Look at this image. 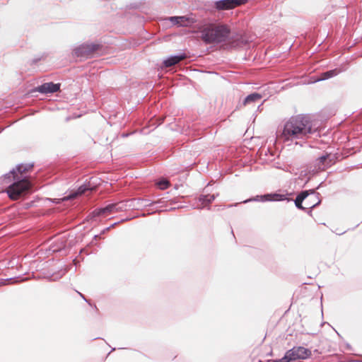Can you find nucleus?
<instances>
[{
  "label": "nucleus",
  "mask_w": 362,
  "mask_h": 362,
  "mask_svg": "<svg viewBox=\"0 0 362 362\" xmlns=\"http://www.w3.org/2000/svg\"><path fill=\"white\" fill-rule=\"evenodd\" d=\"M317 128L314 127L310 116L307 115H298L292 116L286 121L280 134L284 141H296L295 144L303 146V141L308 139L310 135L315 134Z\"/></svg>",
  "instance_id": "1"
},
{
  "label": "nucleus",
  "mask_w": 362,
  "mask_h": 362,
  "mask_svg": "<svg viewBox=\"0 0 362 362\" xmlns=\"http://www.w3.org/2000/svg\"><path fill=\"white\" fill-rule=\"evenodd\" d=\"M230 34L226 25H210L203 29L201 37L206 44L226 42Z\"/></svg>",
  "instance_id": "2"
},
{
  "label": "nucleus",
  "mask_w": 362,
  "mask_h": 362,
  "mask_svg": "<svg viewBox=\"0 0 362 362\" xmlns=\"http://www.w3.org/2000/svg\"><path fill=\"white\" fill-rule=\"evenodd\" d=\"M11 182L6 188V193L13 200H16L25 195L31 187V183L27 177L11 178Z\"/></svg>",
  "instance_id": "3"
},
{
  "label": "nucleus",
  "mask_w": 362,
  "mask_h": 362,
  "mask_svg": "<svg viewBox=\"0 0 362 362\" xmlns=\"http://www.w3.org/2000/svg\"><path fill=\"white\" fill-rule=\"evenodd\" d=\"M124 208V204L119 203H112L107 204L105 207H100L95 209L92 213L88 216V220H94L96 217L100 216H105L115 214L122 211Z\"/></svg>",
  "instance_id": "4"
},
{
  "label": "nucleus",
  "mask_w": 362,
  "mask_h": 362,
  "mask_svg": "<svg viewBox=\"0 0 362 362\" xmlns=\"http://www.w3.org/2000/svg\"><path fill=\"white\" fill-rule=\"evenodd\" d=\"M33 167V164H19L15 168H13L9 173H6L0 180L5 184H9L11 178H23V173L28 171Z\"/></svg>",
  "instance_id": "5"
},
{
  "label": "nucleus",
  "mask_w": 362,
  "mask_h": 362,
  "mask_svg": "<svg viewBox=\"0 0 362 362\" xmlns=\"http://www.w3.org/2000/svg\"><path fill=\"white\" fill-rule=\"evenodd\" d=\"M291 361L304 360L311 356L312 352L309 349L301 346H293L286 352Z\"/></svg>",
  "instance_id": "6"
},
{
  "label": "nucleus",
  "mask_w": 362,
  "mask_h": 362,
  "mask_svg": "<svg viewBox=\"0 0 362 362\" xmlns=\"http://www.w3.org/2000/svg\"><path fill=\"white\" fill-rule=\"evenodd\" d=\"M96 43H83L74 49V54L77 57H88L100 48Z\"/></svg>",
  "instance_id": "7"
},
{
  "label": "nucleus",
  "mask_w": 362,
  "mask_h": 362,
  "mask_svg": "<svg viewBox=\"0 0 362 362\" xmlns=\"http://www.w3.org/2000/svg\"><path fill=\"white\" fill-rule=\"evenodd\" d=\"M310 194H315V190H303L298 194V196L294 200L295 205L298 209L305 211L308 214L311 213V210H309V209H311L317 206L320 203V200L319 199L317 203L313 204L312 206H310V204H307V205L309 206L308 208L304 207L302 205V203L308 197Z\"/></svg>",
  "instance_id": "8"
},
{
  "label": "nucleus",
  "mask_w": 362,
  "mask_h": 362,
  "mask_svg": "<svg viewBox=\"0 0 362 362\" xmlns=\"http://www.w3.org/2000/svg\"><path fill=\"white\" fill-rule=\"evenodd\" d=\"M247 0H219L215 2V8L218 11L233 9L246 4Z\"/></svg>",
  "instance_id": "9"
},
{
  "label": "nucleus",
  "mask_w": 362,
  "mask_h": 362,
  "mask_svg": "<svg viewBox=\"0 0 362 362\" xmlns=\"http://www.w3.org/2000/svg\"><path fill=\"white\" fill-rule=\"evenodd\" d=\"M286 199V195L274 193V194H266L264 195H257L255 198L249 199L245 201H244V203H247L251 201H256V202H276V201H283ZM287 200L289 202L291 199H287Z\"/></svg>",
  "instance_id": "10"
},
{
  "label": "nucleus",
  "mask_w": 362,
  "mask_h": 362,
  "mask_svg": "<svg viewBox=\"0 0 362 362\" xmlns=\"http://www.w3.org/2000/svg\"><path fill=\"white\" fill-rule=\"evenodd\" d=\"M60 84L54 83L53 82L45 83L41 86H37L34 90L35 91H37L40 93L47 94V93H54L59 90Z\"/></svg>",
  "instance_id": "11"
},
{
  "label": "nucleus",
  "mask_w": 362,
  "mask_h": 362,
  "mask_svg": "<svg viewBox=\"0 0 362 362\" xmlns=\"http://www.w3.org/2000/svg\"><path fill=\"white\" fill-rule=\"evenodd\" d=\"M187 58L185 53H180L176 55H171L166 59L163 60V65L164 67H171L178 64L182 60Z\"/></svg>",
  "instance_id": "12"
},
{
  "label": "nucleus",
  "mask_w": 362,
  "mask_h": 362,
  "mask_svg": "<svg viewBox=\"0 0 362 362\" xmlns=\"http://www.w3.org/2000/svg\"><path fill=\"white\" fill-rule=\"evenodd\" d=\"M329 160V154L326 153L318 158H317L315 161V168L317 170H325L327 168V163L325 164L326 160Z\"/></svg>",
  "instance_id": "13"
},
{
  "label": "nucleus",
  "mask_w": 362,
  "mask_h": 362,
  "mask_svg": "<svg viewBox=\"0 0 362 362\" xmlns=\"http://www.w3.org/2000/svg\"><path fill=\"white\" fill-rule=\"evenodd\" d=\"M262 96L261 94L257 93H252L248 95L243 100V105L244 106L250 104H253L259 102L262 99Z\"/></svg>",
  "instance_id": "14"
},
{
  "label": "nucleus",
  "mask_w": 362,
  "mask_h": 362,
  "mask_svg": "<svg viewBox=\"0 0 362 362\" xmlns=\"http://www.w3.org/2000/svg\"><path fill=\"white\" fill-rule=\"evenodd\" d=\"M218 194H200L198 197V201L202 203V204H211L217 197Z\"/></svg>",
  "instance_id": "15"
},
{
  "label": "nucleus",
  "mask_w": 362,
  "mask_h": 362,
  "mask_svg": "<svg viewBox=\"0 0 362 362\" xmlns=\"http://www.w3.org/2000/svg\"><path fill=\"white\" fill-rule=\"evenodd\" d=\"M341 72V70L338 69H334L332 70L327 71L325 72H323L320 75V78L318 79V81H323L327 80L330 78H332L337 75H338Z\"/></svg>",
  "instance_id": "16"
},
{
  "label": "nucleus",
  "mask_w": 362,
  "mask_h": 362,
  "mask_svg": "<svg viewBox=\"0 0 362 362\" xmlns=\"http://www.w3.org/2000/svg\"><path fill=\"white\" fill-rule=\"evenodd\" d=\"M92 189H93V188L90 187L89 185L88 186L86 185H83L78 188L77 191L74 194L70 195V197H75L76 195L83 194L87 191L92 190Z\"/></svg>",
  "instance_id": "17"
},
{
  "label": "nucleus",
  "mask_w": 362,
  "mask_h": 362,
  "mask_svg": "<svg viewBox=\"0 0 362 362\" xmlns=\"http://www.w3.org/2000/svg\"><path fill=\"white\" fill-rule=\"evenodd\" d=\"M156 184H157L158 187H159V189H160L162 190L168 188L170 186V182L166 179H162V180H159Z\"/></svg>",
  "instance_id": "18"
},
{
  "label": "nucleus",
  "mask_w": 362,
  "mask_h": 362,
  "mask_svg": "<svg viewBox=\"0 0 362 362\" xmlns=\"http://www.w3.org/2000/svg\"><path fill=\"white\" fill-rule=\"evenodd\" d=\"M139 204L143 206H153L156 204H157V202H151L148 199H139L138 200Z\"/></svg>",
  "instance_id": "19"
},
{
  "label": "nucleus",
  "mask_w": 362,
  "mask_h": 362,
  "mask_svg": "<svg viewBox=\"0 0 362 362\" xmlns=\"http://www.w3.org/2000/svg\"><path fill=\"white\" fill-rule=\"evenodd\" d=\"M184 18L183 16H172L170 17V21L173 24L177 25L181 24Z\"/></svg>",
  "instance_id": "20"
},
{
  "label": "nucleus",
  "mask_w": 362,
  "mask_h": 362,
  "mask_svg": "<svg viewBox=\"0 0 362 362\" xmlns=\"http://www.w3.org/2000/svg\"><path fill=\"white\" fill-rule=\"evenodd\" d=\"M272 362H291L288 358V356L285 354L284 356L280 359H276L272 361Z\"/></svg>",
  "instance_id": "21"
},
{
  "label": "nucleus",
  "mask_w": 362,
  "mask_h": 362,
  "mask_svg": "<svg viewBox=\"0 0 362 362\" xmlns=\"http://www.w3.org/2000/svg\"><path fill=\"white\" fill-rule=\"evenodd\" d=\"M64 274H65V272H63L62 274H60V275H57V276H56V277H55V276H50V277H49V281H55V280H57V279H60V278H62V276Z\"/></svg>",
  "instance_id": "22"
},
{
  "label": "nucleus",
  "mask_w": 362,
  "mask_h": 362,
  "mask_svg": "<svg viewBox=\"0 0 362 362\" xmlns=\"http://www.w3.org/2000/svg\"><path fill=\"white\" fill-rule=\"evenodd\" d=\"M11 279H0V286L5 285L7 281H8L9 280H11Z\"/></svg>",
  "instance_id": "23"
},
{
  "label": "nucleus",
  "mask_w": 362,
  "mask_h": 362,
  "mask_svg": "<svg viewBox=\"0 0 362 362\" xmlns=\"http://www.w3.org/2000/svg\"><path fill=\"white\" fill-rule=\"evenodd\" d=\"M77 293H78V295H79V296H81V298H83L86 302H87L89 305H90V302L88 301V300H87V299L86 298V297L84 296V295H83V294H82L81 293H80V292H78V291H77Z\"/></svg>",
  "instance_id": "24"
},
{
  "label": "nucleus",
  "mask_w": 362,
  "mask_h": 362,
  "mask_svg": "<svg viewBox=\"0 0 362 362\" xmlns=\"http://www.w3.org/2000/svg\"><path fill=\"white\" fill-rule=\"evenodd\" d=\"M327 163L328 164V165H327V168H328V167H329V166H331V165H332V160L330 158V156H329V160H326L325 164H327Z\"/></svg>",
  "instance_id": "25"
},
{
  "label": "nucleus",
  "mask_w": 362,
  "mask_h": 362,
  "mask_svg": "<svg viewBox=\"0 0 362 362\" xmlns=\"http://www.w3.org/2000/svg\"><path fill=\"white\" fill-rule=\"evenodd\" d=\"M110 229V227H107L106 228L103 229L101 233H100V235H103V234H105L107 231H108Z\"/></svg>",
  "instance_id": "26"
},
{
  "label": "nucleus",
  "mask_w": 362,
  "mask_h": 362,
  "mask_svg": "<svg viewBox=\"0 0 362 362\" xmlns=\"http://www.w3.org/2000/svg\"><path fill=\"white\" fill-rule=\"evenodd\" d=\"M100 237V234H99V235H94V239H95V240H97V239H98V238H99Z\"/></svg>",
  "instance_id": "27"
},
{
  "label": "nucleus",
  "mask_w": 362,
  "mask_h": 362,
  "mask_svg": "<svg viewBox=\"0 0 362 362\" xmlns=\"http://www.w3.org/2000/svg\"><path fill=\"white\" fill-rule=\"evenodd\" d=\"M117 223H114L113 224H112L111 226H110L109 227H110V228H112V227H114L115 225H117Z\"/></svg>",
  "instance_id": "28"
}]
</instances>
